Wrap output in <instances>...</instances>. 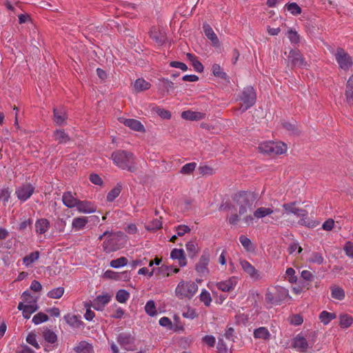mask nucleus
Segmentation results:
<instances>
[{
  "label": "nucleus",
  "instance_id": "nucleus-28",
  "mask_svg": "<svg viewBox=\"0 0 353 353\" xmlns=\"http://www.w3.org/2000/svg\"><path fill=\"white\" fill-rule=\"evenodd\" d=\"M331 296L332 299L342 301L345 299V293L344 290L336 285L332 286L331 288Z\"/></svg>",
  "mask_w": 353,
  "mask_h": 353
},
{
  "label": "nucleus",
  "instance_id": "nucleus-55",
  "mask_svg": "<svg viewBox=\"0 0 353 353\" xmlns=\"http://www.w3.org/2000/svg\"><path fill=\"white\" fill-rule=\"evenodd\" d=\"M182 316L188 319L193 320L198 316L195 309L188 307L185 311L182 313Z\"/></svg>",
  "mask_w": 353,
  "mask_h": 353
},
{
  "label": "nucleus",
  "instance_id": "nucleus-22",
  "mask_svg": "<svg viewBox=\"0 0 353 353\" xmlns=\"http://www.w3.org/2000/svg\"><path fill=\"white\" fill-rule=\"evenodd\" d=\"M79 199L75 198L71 192H66L63 193L62 196V201L63 204L69 208H72L77 207Z\"/></svg>",
  "mask_w": 353,
  "mask_h": 353
},
{
  "label": "nucleus",
  "instance_id": "nucleus-7",
  "mask_svg": "<svg viewBox=\"0 0 353 353\" xmlns=\"http://www.w3.org/2000/svg\"><path fill=\"white\" fill-rule=\"evenodd\" d=\"M335 59L341 69L347 71L353 65L352 58L342 48H338L334 53Z\"/></svg>",
  "mask_w": 353,
  "mask_h": 353
},
{
  "label": "nucleus",
  "instance_id": "nucleus-26",
  "mask_svg": "<svg viewBox=\"0 0 353 353\" xmlns=\"http://www.w3.org/2000/svg\"><path fill=\"white\" fill-rule=\"evenodd\" d=\"M54 121L59 125H61L65 119H67V116L65 114V110L61 108H54Z\"/></svg>",
  "mask_w": 353,
  "mask_h": 353
},
{
  "label": "nucleus",
  "instance_id": "nucleus-60",
  "mask_svg": "<svg viewBox=\"0 0 353 353\" xmlns=\"http://www.w3.org/2000/svg\"><path fill=\"white\" fill-rule=\"evenodd\" d=\"M115 236V234L110 232L109 231H105L102 235H99V236L98 237V240L102 241L103 238L107 237L105 239V242L107 241L106 243H112V241L114 240Z\"/></svg>",
  "mask_w": 353,
  "mask_h": 353
},
{
  "label": "nucleus",
  "instance_id": "nucleus-2",
  "mask_svg": "<svg viewBox=\"0 0 353 353\" xmlns=\"http://www.w3.org/2000/svg\"><path fill=\"white\" fill-rule=\"evenodd\" d=\"M111 158L114 163L122 170H126L130 172H135L136 158L134 155L128 151L119 150L112 152Z\"/></svg>",
  "mask_w": 353,
  "mask_h": 353
},
{
  "label": "nucleus",
  "instance_id": "nucleus-53",
  "mask_svg": "<svg viewBox=\"0 0 353 353\" xmlns=\"http://www.w3.org/2000/svg\"><path fill=\"white\" fill-rule=\"evenodd\" d=\"M32 322L35 325H39L48 321V316L43 312H39L32 318Z\"/></svg>",
  "mask_w": 353,
  "mask_h": 353
},
{
  "label": "nucleus",
  "instance_id": "nucleus-17",
  "mask_svg": "<svg viewBox=\"0 0 353 353\" xmlns=\"http://www.w3.org/2000/svg\"><path fill=\"white\" fill-rule=\"evenodd\" d=\"M77 208L79 212L82 213H92L97 210L96 205L88 201L79 200Z\"/></svg>",
  "mask_w": 353,
  "mask_h": 353
},
{
  "label": "nucleus",
  "instance_id": "nucleus-61",
  "mask_svg": "<svg viewBox=\"0 0 353 353\" xmlns=\"http://www.w3.org/2000/svg\"><path fill=\"white\" fill-rule=\"evenodd\" d=\"M26 341L27 343H28L30 345H32L33 347H34L36 349H39L40 347L37 341V339H36V335L33 333H30L27 337H26Z\"/></svg>",
  "mask_w": 353,
  "mask_h": 353
},
{
  "label": "nucleus",
  "instance_id": "nucleus-54",
  "mask_svg": "<svg viewBox=\"0 0 353 353\" xmlns=\"http://www.w3.org/2000/svg\"><path fill=\"white\" fill-rule=\"evenodd\" d=\"M153 110L162 119H169L171 117V113L168 110L161 108L158 106L154 107Z\"/></svg>",
  "mask_w": 353,
  "mask_h": 353
},
{
  "label": "nucleus",
  "instance_id": "nucleus-29",
  "mask_svg": "<svg viewBox=\"0 0 353 353\" xmlns=\"http://www.w3.org/2000/svg\"><path fill=\"white\" fill-rule=\"evenodd\" d=\"M170 256L173 259H178L179 263L181 266L186 265L185 258L184 256V252L183 250L174 249L171 252Z\"/></svg>",
  "mask_w": 353,
  "mask_h": 353
},
{
  "label": "nucleus",
  "instance_id": "nucleus-57",
  "mask_svg": "<svg viewBox=\"0 0 353 353\" xmlns=\"http://www.w3.org/2000/svg\"><path fill=\"white\" fill-rule=\"evenodd\" d=\"M285 279L291 283L296 281V276H295V270L292 268H288L285 271Z\"/></svg>",
  "mask_w": 353,
  "mask_h": 353
},
{
  "label": "nucleus",
  "instance_id": "nucleus-47",
  "mask_svg": "<svg viewBox=\"0 0 353 353\" xmlns=\"http://www.w3.org/2000/svg\"><path fill=\"white\" fill-rule=\"evenodd\" d=\"M64 293V288L62 287H58L54 288L48 292V296L51 299H59Z\"/></svg>",
  "mask_w": 353,
  "mask_h": 353
},
{
  "label": "nucleus",
  "instance_id": "nucleus-10",
  "mask_svg": "<svg viewBox=\"0 0 353 353\" xmlns=\"http://www.w3.org/2000/svg\"><path fill=\"white\" fill-rule=\"evenodd\" d=\"M112 299V295L108 293H103L98 295L90 303L92 307L97 311H103Z\"/></svg>",
  "mask_w": 353,
  "mask_h": 353
},
{
  "label": "nucleus",
  "instance_id": "nucleus-9",
  "mask_svg": "<svg viewBox=\"0 0 353 353\" xmlns=\"http://www.w3.org/2000/svg\"><path fill=\"white\" fill-rule=\"evenodd\" d=\"M34 187L30 183H23L16 189L15 194L21 201H27L34 193Z\"/></svg>",
  "mask_w": 353,
  "mask_h": 353
},
{
  "label": "nucleus",
  "instance_id": "nucleus-39",
  "mask_svg": "<svg viewBox=\"0 0 353 353\" xmlns=\"http://www.w3.org/2000/svg\"><path fill=\"white\" fill-rule=\"evenodd\" d=\"M212 70L213 74L216 77L221 78L224 80H227L229 79L228 75L223 71L221 66L217 63L213 64Z\"/></svg>",
  "mask_w": 353,
  "mask_h": 353
},
{
  "label": "nucleus",
  "instance_id": "nucleus-30",
  "mask_svg": "<svg viewBox=\"0 0 353 353\" xmlns=\"http://www.w3.org/2000/svg\"><path fill=\"white\" fill-rule=\"evenodd\" d=\"M88 222V219L87 217H76L72 221V228H74L76 231L81 230L84 228Z\"/></svg>",
  "mask_w": 353,
  "mask_h": 353
},
{
  "label": "nucleus",
  "instance_id": "nucleus-5",
  "mask_svg": "<svg viewBox=\"0 0 353 353\" xmlns=\"http://www.w3.org/2000/svg\"><path fill=\"white\" fill-rule=\"evenodd\" d=\"M258 148L261 153L272 156L285 152L287 145L283 142L265 141L261 143Z\"/></svg>",
  "mask_w": 353,
  "mask_h": 353
},
{
  "label": "nucleus",
  "instance_id": "nucleus-35",
  "mask_svg": "<svg viewBox=\"0 0 353 353\" xmlns=\"http://www.w3.org/2000/svg\"><path fill=\"white\" fill-rule=\"evenodd\" d=\"M122 190V185L118 183L117 185L112 189L107 194V201L112 202L117 196H119Z\"/></svg>",
  "mask_w": 353,
  "mask_h": 353
},
{
  "label": "nucleus",
  "instance_id": "nucleus-48",
  "mask_svg": "<svg viewBox=\"0 0 353 353\" xmlns=\"http://www.w3.org/2000/svg\"><path fill=\"white\" fill-rule=\"evenodd\" d=\"M273 212V210L269 208H259L254 212V216L258 219L263 218Z\"/></svg>",
  "mask_w": 353,
  "mask_h": 353
},
{
  "label": "nucleus",
  "instance_id": "nucleus-3",
  "mask_svg": "<svg viewBox=\"0 0 353 353\" xmlns=\"http://www.w3.org/2000/svg\"><path fill=\"white\" fill-rule=\"evenodd\" d=\"M197 283L192 280H181L177 284L174 293L179 299H191L198 292Z\"/></svg>",
  "mask_w": 353,
  "mask_h": 353
},
{
  "label": "nucleus",
  "instance_id": "nucleus-4",
  "mask_svg": "<svg viewBox=\"0 0 353 353\" xmlns=\"http://www.w3.org/2000/svg\"><path fill=\"white\" fill-rule=\"evenodd\" d=\"M289 296L288 290L281 286L269 288L265 294V300L272 304H279Z\"/></svg>",
  "mask_w": 353,
  "mask_h": 353
},
{
  "label": "nucleus",
  "instance_id": "nucleus-49",
  "mask_svg": "<svg viewBox=\"0 0 353 353\" xmlns=\"http://www.w3.org/2000/svg\"><path fill=\"white\" fill-rule=\"evenodd\" d=\"M200 301L204 303L205 306H210L212 302L210 294L206 290H202L199 296Z\"/></svg>",
  "mask_w": 353,
  "mask_h": 353
},
{
  "label": "nucleus",
  "instance_id": "nucleus-38",
  "mask_svg": "<svg viewBox=\"0 0 353 353\" xmlns=\"http://www.w3.org/2000/svg\"><path fill=\"white\" fill-rule=\"evenodd\" d=\"M160 89L163 92H169L174 89V83L168 79H160Z\"/></svg>",
  "mask_w": 353,
  "mask_h": 353
},
{
  "label": "nucleus",
  "instance_id": "nucleus-45",
  "mask_svg": "<svg viewBox=\"0 0 353 353\" xmlns=\"http://www.w3.org/2000/svg\"><path fill=\"white\" fill-rule=\"evenodd\" d=\"M145 311L150 316L157 315V311L154 301L150 300L146 303L145 305Z\"/></svg>",
  "mask_w": 353,
  "mask_h": 353
},
{
  "label": "nucleus",
  "instance_id": "nucleus-12",
  "mask_svg": "<svg viewBox=\"0 0 353 353\" xmlns=\"http://www.w3.org/2000/svg\"><path fill=\"white\" fill-rule=\"evenodd\" d=\"M239 282V278L233 276L229 277L225 281H221L216 283L217 288L223 292H230L233 290Z\"/></svg>",
  "mask_w": 353,
  "mask_h": 353
},
{
  "label": "nucleus",
  "instance_id": "nucleus-21",
  "mask_svg": "<svg viewBox=\"0 0 353 353\" xmlns=\"http://www.w3.org/2000/svg\"><path fill=\"white\" fill-rule=\"evenodd\" d=\"M205 114L199 112H194L192 110L183 111L181 113V117L183 119L189 121H199L205 118Z\"/></svg>",
  "mask_w": 353,
  "mask_h": 353
},
{
  "label": "nucleus",
  "instance_id": "nucleus-37",
  "mask_svg": "<svg viewBox=\"0 0 353 353\" xmlns=\"http://www.w3.org/2000/svg\"><path fill=\"white\" fill-rule=\"evenodd\" d=\"M336 318V314L327 311H323L319 314V319L324 325H327L329 323Z\"/></svg>",
  "mask_w": 353,
  "mask_h": 353
},
{
  "label": "nucleus",
  "instance_id": "nucleus-46",
  "mask_svg": "<svg viewBox=\"0 0 353 353\" xmlns=\"http://www.w3.org/2000/svg\"><path fill=\"white\" fill-rule=\"evenodd\" d=\"M43 336L46 341L50 343H54L57 341V334L50 330H46L43 332Z\"/></svg>",
  "mask_w": 353,
  "mask_h": 353
},
{
  "label": "nucleus",
  "instance_id": "nucleus-15",
  "mask_svg": "<svg viewBox=\"0 0 353 353\" xmlns=\"http://www.w3.org/2000/svg\"><path fill=\"white\" fill-rule=\"evenodd\" d=\"M117 342L124 350L127 351L133 350L131 345L134 342V339L130 334L125 333L120 334L117 337Z\"/></svg>",
  "mask_w": 353,
  "mask_h": 353
},
{
  "label": "nucleus",
  "instance_id": "nucleus-23",
  "mask_svg": "<svg viewBox=\"0 0 353 353\" xmlns=\"http://www.w3.org/2000/svg\"><path fill=\"white\" fill-rule=\"evenodd\" d=\"M210 259L207 255H203L198 264L196 266V270L201 275H205L208 273V265L209 263Z\"/></svg>",
  "mask_w": 353,
  "mask_h": 353
},
{
  "label": "nucleus",
  "instance_id": "nucleus-8",
  "mask_svg": "<svg viewBox=\"0 0 353 353\" xmlns=\"http://www.w3.org/2000/svg\"><path fill=\"white\" fill-rule=\"evenodd\" d=\"M288 65L292 68L294 67L305 68L307 65V63L299 50H291L288 55Z\"/></svg>",
  "mask_w": 353,
  "mask_h": 353
},
{
  "label": "nucleus",
  "instance_id": "nucleus-34",
  "mask_svg": "<svg viewBox=\"0 0 353 353\" xmlns=\"http://www.w3.org/2000/svg\"><path fill=\"white\" fill-rule=\"evenodd\" d=\"M54 140L58 141L59 144L65 143L70 140L69 136L61 130H57L54 132Z\"/></svg>",
  "mask_w": 353,
  "mask_h": 353
},
{
  "label": "nucleus",
  "instance_id": "nucleus-31",
  "mask_svg": "<svg viewBox=\"0 0 353 353\" xmlns=\"http://www.w3.org/2000/svg\"><path fill=\"white\" fill-rule=\"evenodd\" d=\"M74 350L76 353H93L92 345L85 341L80 342Z\"/></svg>",
  "mask_w": 353,
  "mask_h": 353
},
{
  "label": "nucleus",
  "instance_id": "nucleus-25",
  "mask_svg": "<svg viewBox=\"0 0 353 353\" xmlns=\"http://www.w3.org/2000/svg\"><path fill=\"white\" fill-rule=\"evenodd\" d=\"M345 95L347 103L353 105V75L347 81Z\"/></svg>",
  "mask_w": 353,
  "mask_h": 353
},
{
  "label": "nucleus",
  "instance_id": "nucleus-11",
  "mask_svg": "<svg viewBox=\"0 0 353 353\" xmlns=\"http://www.w3.org/2000/svg\"><path fill=\"white\" fill-rule=\"evenodd\" d=\"M283 207L288 214H294L296 216L302 218L306 217L307 215V212L304 209L296 208L294 202L285 203ZM301 221L302 224H305L304 219H301Z\"/></svg>",
  "mask_w": 353,
  "mask_h": 353
},
{
  "label": "nucleus",
  "instance_id": "nucleus-18",
  "mask_svg": "<svg viewBox=\"0 0 353 353\" xmlns=\"http://www.w3.org/2000/svg\"><path fill=\"white\" fill-rule=\"evenodd\" d=\"M150 36L159 46H162L166 40L165 33L157 28H152L151 29Z\"/></svg>",
  "mask_w": 353,
  "mask_h": 353
},
{
  "label": "nucleus",
  "instance_id": "nucleus-19",
  "mask_svg": "<svg viewBox=\"0 0 353 353\" xmlns=\"http://www.w3.org/2000/svg\"><path fill=\"white\" fill-rule=\"evenodd\" d=\"M203 30L205 35L211 41L212 44L214 46H218L219 45V40L211 26L207 23H203Z\"/></svg>",
  "mask_w": 353,
  "mask_h": 353
},
{
  "label": "nucleus",
  "instance_id": "nucleus-36",
  "mask_svg": "<svg viewBox=\"0 0 353 353\" xmlns=\"http://www.w3.org/2000/svg\"><path fill=\"white\" fill-rule=\"evenodd\" d=\"M64 319L66 323L72 327H79L81 324L79 318L74 314H68L65 315Z\"/></svg>",
  "mask_w": 353,
  "mask_h": 353
},
{
  "label": "nucleus",
  "instance_id": "nucleus-52",
  "mask_svg": "<svg viewBox=\"0 0 353 353\" xmlns=\"http://www.w3.org/2000/svg\"><path fill=\"white\" fill-rule=\"evenodd\" d=\"M287 10L293 15H298L301 13V8L296 3H290L285 5Z\"/></svg>",
  "mask_w": 353,
  "mask_h": 353
},
{
  "label": "nucleus",
  "instance_id": "nucleus-14",
  "mask_svg": "<svg viewBox=\"0 0 353 353\" xmlns=\"http://www.w3.org/2000/svg\"><path fill=\"white\" fill-rule=\"evenodd\" d=\"M119 121H120V123L130 128L132 130L140 132H144L145 130L143 125L137 119H125L121 117L119 119Z\"/></svg>",
  "mask_w": 353,
  "mask_h": 353
},
{
  "label": "nucleus",
  "instance_id": "nucleus-62",
  "mask_svg": "<svg viewBox=\"0 0 353 353\" xmlns=\"http://www.w3.org/2000/svg\"><path fill=\"white\" fill-rule=\"evenodd\" d=\"M32 224V221L30 219L25 220L21 222L19 225V230L21 232H26L27 230H31V225Z\"/></svg>",
  "mask_w": 353,
  "mask_h": 353
},
{
  "label": "nucleus",
  "instance_id": "nucleus-42",
  "mask_svg": "<svg viewBox=\"0 0 353 353\" xmlns=\"http://www.w3.org/2000/svg\"><path fill=\"white\" fill-rule=\"evenodd\" d=\"M130 293L125 290H119L116 294V299L120 303H125L130 298Z\"/></svg>",
  "mask_w": 353,
  "mask_h": 353
},
{
  "label": "nucleus",
  "instance_id": "nucleus-41",
  "mask_svg": "<svg viewBox=\"0 0 353 353\" xmlns=\"http://www.w3.org/2000/svg\"><path fill=\"white\" fill-rule=\"evenodd\" d=\"M161 221L158 219H155L147 223L145 225V228L147 230L153 232L161 228Z\"/></svg>",
  "mask_w": 353,
  "mask_h": 353
},
{
  "label": "nucleus",
  "instance_id": "nucleus-24",
  "mask_svg": "<svg viewBox=\"0 0 353 353\" xmlns=\"http://www.w3.org/2000/svg\"><path fill=\"white\" fill-rule=\"evenodd\" d=\"M35 231L38 234H44L50 227V221L45 218L38 219L35 223Z\"/></svg>",
  "mask_w": 353,
  "mask_h": 353
},
{
  "label": "nucleus",
  "instance_id": "nucleus-63",
  "mask_svg": "<svg viewBox=\"0 0 353 353\" xmlns=\"http://www.w3.org/2000/svg\"><path fill=\"white\" fill-rule=\"evenodd\" d=\"M10 197V191L8 188H3L0 192V199L3 200L4 205L8 202Z\"/></svg>",
  "mask_w": 353,
  "mask_h": 353
},
{
  "label": "nucleus",
  "instance_id": "nucleus-40",
  "mask_svg": "<svg viewBox=\"0 0 353 353\" xmlns=\"http://www.w3.org/2000/svg\"><path fill=\"white\" fill-rule=\"evenodd\" d=\"M282 126L293 135H299V131L298 130L296 122L290 123L288 121H283L282 123Z\"/></svg>",
  "mask_w": 353,
  "mask_h": 353
},
{
  "label": "nucleus",
  "instance_id": "nucleus-56",
  "mask_svg": "<svg viewBox=\"0 0 353 353\" xmlns=\"http://www.w3.org/2000/svg\"><path fill=\"white\" fill-rule=\"evenodd\" d=\"M196 166V163L195 162L187 163L181 168V173L183 174H190L194 170Z\"/></svg>",
  "mask_w": 353,
  "mask_h": 353
},
{
  "label": "nucleus",
  "instance_id": "nucleus-1",
  "mask_svg": "<svg viewBox=\"0 0 353 353\" xmlns=\"http://www.w3.org/2000/svg\"><path fill=\"white\" fill-rule=\"evenodd\" d=\"M256 199L255 194L250 192H239L233 196L234 201L239 206V214H234L229 218V223L236 225L239 219V216L245 214L248 210H251L254 201Z\"/></svg>",
  "mask_w": 353,
  "mask_h": 353
},
{
  "label": "nucleus",
  "instance_id": "nucleus-44",
  "mask_svg": "<svg viewBox=\"0 0 353 353\" xmlns=\"http://www.w3.org/2000/svg\"><path fill=\"white\" fill-rule=\"evenodd\" d=\"M176 235L174 234L173 236H172V237L170 238V241H174L176 239V236H183L185 233H188L190 231V229L188 226L187 225H179L176 228Z\"/></svg>",
  "mask_w": 353,
  "mask_h": 353
},
{
  "label": "nucleus",
  "instance_id": "nucleus-27",
  "mask_svg": "<svg viewBox=\"0 0 353 353\" xmlns=\"http://www.w3.org/2000/svg\"><path fill=\"white\" fill-rule=\"evenodd\" d=\"M339 326L343 329L350 327L353 323V317L347 314H341L339 316Z\"/></svg>",
  "mask_w": 353,
  "mask_h": 353
},
{
  "label": "nucleus",
  "instance_id": "nucleus-33",
  "mask_svg": "<svg viewBox=\"0 0 353 353\" xmlns=\"http://www.w3.org/2000/svg\"><path fill=\"white\" fill-rule=\"evenodd\" d=\"M134 88L137 92H142L150 89V83L143 79H138L134 83Z\"/></svg>",
  "mask_w": 353,
  "mask_h": 353
},
{
  "label": "nucleus",
  "instance_id": "nucleus-59",
  "mask_svg": "<svg viewBox=\"0 0 353 353\" xmlns=\"http://www.w3.org/2000/svg\"><path fill=\"white\" fill-rule=\"evenodd\" d=\"M288 38L292 43H299L300 39L299 35L296 31H294L292 30H290L288 32Z\"/></svg>",
  "mask_w": 353,
  "mask_h": 353
},
{
  "label": "nucleus",
  "instance_id": "nucleus-6",
  "mask_svg": "<svg viewBox=\"0 0 353 353\" xmlns=\"http://www.w3.org/2000/svg\"><path fill=\"white\" fill-rule=\"evenodd\" d=\"M256 95L254 88L252 86L245 88L240 97V100L243 102L240 108L241 112H244L253 106L256 102Z\"/></svg>",
  "mask_w": 353,
  "mask_h": 353
},
{
  "label": "nucleus",
  "instance_id": "nucleus-43",
  "mask_svg": "<svg viewBox=\"0 0 353 353\" xmlns=\"http://www.w3.org/2000/svg\"><path fill=\"white\" fill-rule=\"evenodd\" d=\"M21 299L23 301L21 303H24V305L37 304V298L32 296L28 292H24L21 295Z\"/></svg>",
  "mask_w": 353,
  "mask_h": 353
},
{
  "label": "nucleus",
  "instance_id": "nucleus-51",
  "mask_svg": "<svg viewBox=\"0 0 353 353\" xmlns=\"http://www.w3.org/2000/svg\"><path fill=\"white\" fill-rule=\"evenodd\" d=\"M128 263V260L125 257H120L119 259L111 261L110 265L113 268H119L124 267Z\"/></svg>",
  "mask_w": 353,
  "mask_h": 353
},
{
  "label": "nucleus",
  "instance_id": "nucleus-32",
  "mask_svg": "<svg viewBox=\"0 0 353 353\" xmlns=\"http://www.w3.org/2000/svg\"><path fill=\"white\" fill-rule=\"evenodd\" d=\"M254 336L256 339L269 340L270 337V333L267 328L261 327L254 330Z\"/></svg>",
  "mask_w": 353,
  "mask_h": 353
},
{
  "label": "nucleus",
  "instance_id": "nucleus-50",
  "mask_svg": "<svg viewBox=\"0 0 353 353\" xmlns=\"http://www.w3.org/2000/svg\"><path fill=\"white\" fill-rule=\"evenodd\" d=\"M39 256V252L38 251L32 252L29 255L23 258V263L26 266H29L32 263L36 261Z\"/></svg>",
  "mask_w": 353,
  "mask_h": 353
},
{
  "label": "nucleus",
  "instance_id": "nucleus-58",
  "mask_svg": "<svg viewBox=\"0 0 353 353\" xmlns=\"http://www.w3.org/2000/svg\"><path fill=\"white\" fill-rule=\"evenodd\" d=\"M85 307H86V312L84 314V317L87 321H90L95 316L94 312L91 310L92 305L90 303H85Z\"/></svg>",
  "mask_w": 353,
  "mask_h": 353
},
{
  "label": "nucleus",
  "instance_id": "nucleus-13",
  "mask_svg": "<svg viewBox=\"0 0 353 353\" xmlns=\"http://www.w3.org/2000/svg\"><path fill=\"white\" fill-rule=\"evenodd\" d=\"M240 265L245 273H246L251 279L257 281L260 279L261 274L249 262L245 260H240Z\"/></svg>",
  "mask_w": 353,
  "mask_h": 353
},
{
  "label": "nucleus",
  "instance_id": "nucleus-16",
  "mask_svg": "<svg viewBox=\"0 0 353 353\" xmlns=\"http://www.w3.org/2000/svg\"><path fill=\"white\" fill-rule=\"evenodd\" d=\"M17 308L19 310L22 311L23 316L28 319L30 318L32 314L38 310L39 306L35 303L32 305H24V303H19Z\"/></svg>",
  "mask_w": 353,
  "mask_h": 353
},
{
  "label": "nucleus",
  "instance_id": "nucleus-20",
  "mask_svg": "<svg viewBox=\"0 0 353 353\" xmlns=\"http://www.w3.org/2000/svg\"><path fill=\"white\" fill-rule=\"evenodd\" d=\"M292 346L299 351L305 352L307 349L308 344L305 338L298 334L293 339Z\"/></svg>",
  "mask_w": 353,
  "mask_h": 353
},
{
  "label": "nucleus",
  "instance_id": "nucleus-64",
  "mask_svg": "<svg viewBox=\"0 0 353 353\" xmlns=\"http://www.w3.org/2000/svg\"><path fill=\"white\" fill-rule=\"evenodd\" d=\"M310 262L317 264H321L323 262V258L321 254L313 253L308 259Z\"/></svg>",
  "mask_w": 353,
  "mask_h": 353
}]
</instances>
